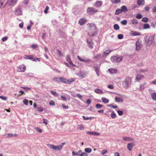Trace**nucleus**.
Returning <instances> with one entry per match:
<instances>
[{
    "instance_id": "1",
    "label": "nucleus",
    "mask_w": 156,
    "mask_h": 156,
    "mask_svg": "<svg viewBox=\"0 0 156 156\" xmlns=\"http://www.w3.org/2000/svg\"><path fill=\"white\" fill-rule=\"evenodd\" d=\"M87 32L90 36H94L97 32V28L96 26L93 23H88L87 24Z\"/></svg>"
},
{
    "instance_id": "2",
    "label": "nucleus",
    "mask_w": 156,
    "mask_h": 156,
    "mask_svg": "<svg viewBox=\"0 0 156 156\" xmlns=\"http://www.w3.org/2000/svg\"><path fill=\"white\" fill-rule=\"evenodd\" d=\"M65 144V143H62L60 145L58 146H55L54 145L48 144H47V146L49 148L54 150L60 151L62 149L63 146Z\"/></svg>"
},
{
    "instance_id": "3",
    "label": "nucleus",
    "mask_w": 156,
    "mask_h": 156,
    "mask_svg": "<svg viewBox=\"0 0 156 156\" xmlns=\"http://www.w3.org/2000/svg\"><path fill=\"white\" fill-rule=\"evenodd\" d=\"M145 42L148 45H150L154 43V37L153 36H147L145 39Z\"/></svg>"
},
{
    "instance_id": "4",
    "label": "nucleus",
    "mask_w": 156,
    "mask_h": 156,
    "mask_svg": "<svg viewBox=\"0 0 156 156\" xmlns=\"http://www.w3.org/2000/svg\"><path fill=\"white\" fill-rule=\"evenodd\" d=\"M131 82V78L129 76L126 77L124 80L122 82V85L124 87L126 88L129 87Z\"/></svg>"
},
{
    "instance_id": "5",
    "label": "nucleus",
    "mask_w": 156,
    "mask_h": 156,
    "mask_svg": "<svg viewBox=\"0 0 156 156\" xmlns=\"http://www.w3.org/2000/svg\"><path fill=\"white\" fill-rule=\"evenodd\" d=\"M98 12V10L94 7H88L87 10V13L89 15H93Z\"/></svg>"
},
{
    "instance_id": "6",
    "label": "nucleus",
    "mask_w": 156,
    "mask_h": 156,
    "mask_svg": "<svg viewBox=\"0 0 156 156\" xmlns=\"http://www.w3.org/2000/svg\"><path fill=\"white\" fill-rule=\"evenodd\" d=\"M143 65L141 63L139 65H137L136 67V71L139 73H144L147 71V69H142L141 67L143 66Z\"/></svg>"
},
{
    "instance_id": "7",
    "label": "nucleus",
    "mask_w": 156,
    "mask_h": 156,
    "mask_svg": "<svg viewBox=\"0 0 156 156\" xmlns=\"http://www.w3.org/2000/svg\"><path fill=\"white\" fill-rule=\"evenodd\" d=\"M122 57H118L116 56H113L111 58V59L113 62H119L122 60Z\"/></svg>"
},
{
    "instance_id": "8",
    "label": "nucleus",
    "mask_w": 156,
    "mask_h": 156,
    "mask_svg": "<svg viewBox=\"0 0 156 156\" xmlns=\"http://www.w3.org/2000/svg\"><path fill=\"white\" fill-rule=\"evenodd\" d=\"M26 69V66L23 65H21L17 67V71L19 72H24Z\"/></svg>"
},
{
    "instance_id": "9",
    "label": "nucleus",
    "mask_w": 156,
    "mask_h": 156,
    "mask_svg": "<svg viewBox=\"0 0 156 156\" xmlns=\"http://www.w3.org/2000/svg\"><path fill=\"white\" fill-rule=\"evenodd\" d=\"M144 76L143 74H137L135 78V80L137 82H139L142 79L144 78Z\"/></svg>"
},
{
    "instance_id": "10",
    "label": "nucleus",
    "mask_w": 156,
    "mask_h": 156,
    "mask_svg": "<svg viewBox=\"0 0 156 156\" xmlns=\"http://www.w3.org/2000/svg\"><path fill=\"white\" fill-rule=\"evenodd\" d=\"M87 22L86 20L84 18H82L80 19L79 21V23L81 26Z\"/></svg>"
},
{
    "instance_id": "11",
    "label": "nucleus",
    "mask_w": 156,
    "mask_h": 156,
    "mask_svg": "<svg viewBox=\"0 0 156 156\" xmlns=\"http://www.w3.org/2000/svg\"><path fill=\"white\" fill-rule=\"evenodd\" d=\"M15 14L17 15H22V12L20 8L18 7L15 11Z\"/></svg>"
},
{
    "instance_id": "12",
    "label": "nucleus",
    "mask_w": 156,
    "mask_h": 156,
    "mask_svg": "<svg viewBox=\"0 0 156 156\" xmlns=\"http://www.w3.org/2000/svg\"><path fill=\"white\" fill-rule=\"evenodd\" d=\"M130 35L133 36H138L140 35V34L137 32L131 30L130 32Z\"/></svg>"
},
{
    "instance_id": "13",
    "label": "nucleus",
    "mask_w": 156,
    "mask_h": 156,
    "mask_svg": "<svg viewBox=\"0 0 156 156\" xmlns=\"http://www.w3.org/2000/svg\"><path fill=\"white\" fill-rule=\"evenodd\" d=\"M102 4V2L101 1H97L96 3L94 5V6L96 7H101Z\"/></svg>"
},
{
    "instance_id": "14",
    "label": "nucleus",
    "mask_w": 156,
    "mask_h": 156,
    "mask_svg": "<svg viewBox=\"0 0 156 156\" xmlns=\"http://www.w3.org/2000/svg\"><path fill=\"white\" fill-rule=\"evenodd\" d=\"M78 59L81 62H90V60L89 59H83L80 58L79 56H77Z\"/></svg>"
},
{
    "instance_id": "15",
    "label": "nucleus",
    "mask_w": 156,
    "mask_h": 156,
    "mask_svg": "<svg viewBox=\"0 0 156 156\" xmlns=\"http://www.w3.org/2000/svg\"><path fill=\"white\" fill-rule=\"evenodd\" d=\"M135 144L134 142L128 144L127 145V149L129 150V151H131L132 148V147L135 145Z\"/></svg>"
},
{
    "instance_id": "16",
    "label": "nucleus",
    "mask_w": 156,
    "mask_h": 156,
    "mask_svg": "<svg viewBox=\"0 0 156 156\" xmlns=\"http://www.w3.org/2000/svg\"><path fill=\"white\" fill-rule=\"evenodd\" d=\"M87 133L90 135L95 136H99L100 135L99 133L94 132L87 131Z\"/></svg>"
},
{
    "instance_id": "17",
    "label": "nucleus",
    "mask_w": 156,
    "mask_h": 156,
    "mask_svg": "<svg viewBox=\"0 0 156 156\" xmlns=\"http://www.w3.org/2000/svg\"><path fill=\"white\" fill-rule=\"evenodd\" d=\"M87 41L88 45L90 48H92L93 47V44L92 41L89 40L88 39H87Z\"/></svg>"
},
{
    "instance_id": "18",
    "label": "nucleus",
    "mask_w": 156,
    "mask_h": 156,
    "mask_svg": "<svg viewBox=\"0 0 156 156\" xmlns=\"http://www.w3.org/2000/svg\"><path fill=\"white\" fill-rule=\"evenodd\" d=\"M75 81V79L73 78H71L69 79H66V84H69L71 83L74 82Z\"/></svg>"
},
{
    "instance_id": "19",
    "label": "nucleus",
    "mask_w": 156,
    "mask_h": 156,
    "mask_svg": "<svg viewBox=\"0 0 156 156\" xmlns=\"http://www.w3.org/2000/svg\"><path fill=\"white\" fill-rule=\"evenodd\" d=\"M17 0H9L7 1V4L9 5L14 4L16 2Z\"/></svg>"
},
{
    "instance_id": "20",
    "label": "nucleus",
    "mask_w": 156,
    "mask_h": 156,
    "mask_svg": "<svg viewBox=\"0 0 156 156\" xmlns=\"http://www.w3.org/2000/svg\"><path fill=\"white\" fill-rule=\"evenodd\" d=\"M108 71L111 73H115L118 72V70L116 69H108Z\"/></svg>"
},
{
    "instance_id": "21",
    "label": "nucleus",
    "mask_w": 156,
    "mask_h": 156,
    "mask_svg": "<svg viewBox=\"0 0 156 156\" xmlns=\"http://www.w3.org/2000/svg\"><path fill=\"white\" fill-rule=\"evenodd\" d=\"M7 0H1L0 2V6H4L6 4H7Z\"/></svg>"
},
{
    "instance_id": "22",
    "label": "nucleus",
    "mask_w": 156,
    "mask_h": 156,
    "mask_svg": "<svg viewBox=\"0 0 156 156\" xmlns=\"http://www.w3.org/2000/svg\"><path fill=\"white\" fill-rule=\"evenodd\" d=\"M136 49L137 50H139L141 48L142 45L139 42H137L136 43Z\"/></svg>"
},
{
    "instance_id": "23",
    "label": "nucleus",
    "mask_w": 156,
    "mask_h": 156,
    "mask_svg": "<svg viewBox=\"0 0 156 156\" xmlns=\"http://www.w3.org/2000/svg\"><path fill=\"white\" fill-rule=\"evenodd\" d=\"M123 140L125 141H133V139L132 138L128 137H123Z\"/></svg>"
},
{
    "instance_id": "24",
    "label": "nucleus",
    "mask_w": 156,
    "mask_h": 156,
    "mask_svg": "<svg viewBox=\"0 0 156 156\" xmlns=\"http://www.w3.org/2000/svg\"><path fill=\"white\" fill-rule=\"evenodd\" d=\"M115 101L117 102H122L123 101L122 99L120 97H116L115 98Z\"/></svg>"
},
{
    "instance_id": "25",
    "label": "nucleus",
    "mask_w": 156,
    "mask_h": 156,
    "mask_svg": "<svg viewBox=\"0 0 156 156\" xmlns=\"http://www.w3.org/2000/svg\"><path fill=\"white\" fill-rule=\"evenodd\" d=\"M94 91L97 94H102L104 93L102 90L98 89H95L94 90Z\"/></svg>"
},
{
    "instance_id": "26",
    "label": "nucleus",
    "mask_w": 156,
    "mask_h": 156,
    "mask_svg": "<svg viewBox=\"0 0 156 156\" xmlns=\"http://www.w3.org/2000/svg\"><path fill=\"white\" fill-rule=\"evenodd\" d=\"M137 3L139 5H141L142 3V5H144V0H137Z\"/></svg>"
},
{
    "instance_id": "27",
    "label": "nucleus",
    "mask_w": 156,
    "mask_h": 156,
    "mask_svg": "<svg viewBox=\"0 0 156 156\" xmlns=\"http://www.w3.org/2000/svg\"><path fill=\"white\" fill-rule=\"evenodd\" d=\"M131 23L133 25H136L138 23V22L137 20L133 19L132 20Z\"/></svg>"
},
{
    "instance_id": "28",
    "label": "nucleus",
    "mask_w": 156,
    "mask_h": 156,
    "mask_svg": "<svg viewBox=\"0 0 156 156\" xmlns=\"http://www.w3.org/2000/svg\"><path fill=\"white\" fill-rule=\"evenodd\" d=\"M60 82H62L64 83H66V79L65 78L63 77H60Z\"/></svg>"
},
{
    "instance_id": "29",
    "label": "nucleus",
    "mask_w": 156,
    "mask_h": 156,
    "mask_svg": "<svg viewBox=\"0 0 156 156\" xmlns=\"http://www.w3.org/2000/svg\"><path fill=\"white\" fill-rule=\"evenodd\" d=\"M101 100L102 102L105 103H108L109 102V100L105 98H102Z\"/></svg>"
},
{
    "instance_id": "30",
    "label": "nucleus",
    "mask_w": 156,
    "mask_h": 156,
    "mask_svg": "<svg viewBox=\"0 0 156 156\" xmlns=\"http://www.w3.org/2000/svg\"><path fill=\"white\" fill-rule=\"evenodd\" d=\"M83 152H82L81 151H79L77 153H76L74 155H77L78 156H82V155Z\"/></svg>"
},
{
    "instance_id": "31",
    "label": "nucleus",
    "mask_w": 156,
    "mask_h": 156,
    "mask_svg": "<svg viewBox=\"0 0 156 156\" xmlns=\"http://www.w3.org/2000/svg\"><path fill=\"white\" fill-rule=\"evenodd\" d=\"M152 98L154 100L156 101V93H152L151 94Z\"/></svg>"
},
{
    "instance_id": "32",
    "label": "nucleus",
    "mask_w": 156,
    "mask_h": 156,
    "mask_svg": "<svg viewBox=\"0 0 156 156\" xmlns=\"http://www.w3.org/2000/svg\"><path fill=\"white\" fill-rule=\"evenodd\" d=\"M84 127L82 125H79L77 126V129L80 130H83L84 129Z\"/></svg>"
},
{
    "instance_id": "33",
    "label": "nucleus",
    "mask_w": 156,
    "mask_h": 156,
    "mask_svg": "<svg viewBox=\"0 0 156 156\" xmlns=\"http://www.w3.org/2000/svg\"><path fill=\"white\" fill-rule=\"evenodd\" d=\"M121 10L122 11L126 12L128 11V9L127 7L125 6H123L121 7Z\"/></svg>"
},
{
    "instance_id": "34",
    "label": "nucleus",
    "mask_w": 156,
    "mask_h": 156,
    "mask_svg": "<svg viewBox=\"0 0 156 156\" xmlns=\"http://www.w3.org/2000/svg\"><path fill=\"white\" fill-rule=\"evenodd\" d=\"M122 12V11L121 10V9H117L115 12V14L118 15Z\"/></svg>"
},
{
    "instance_id": "35",
    "label": "nucleus",
    "mask_w": 156,
    "mask_h": 156,
    "mask_svg": "<svg viewBox=\"0 0 156 156\" xmlns=\"http://www.w3.org/2000/svg\"><path fill=\"white\" fill-rule=\"evenodd\" d=\"M150 26L149 24L146 23L144 24L143 28L144 29H147L149 28Z\"/></svg>"
},
{
    "instance_id": "36",
    "label": "nucleus",
    "mask_w": 156,
    "mask_h": 156,
    "mask_svg": "<svg viewBox=\"0 0 156 156\" xmlns=\"http://www.w3.org/2000/svg\"><path fill=\"white\" fill-rule=\"evenodd\" d=\"M51 94L53 95L55 97H58V95L57 93L55 91H53L51 90Z\"/></svg>"
},
{
    "instance_id": "37",
    "label": "nucleus",
    "mask_w": 156,
    "mask_h": 156,
    "mask_svg": "<svg viewBox=\"0 0 156 156\" xmlns=\"http://www.w3.org/2000/svg\"><path fill=\"white\" fill-rule=\"evenodd\" d=\"M115 30H118L119 29V27L117 24H115L113 26Z\"/></svg>"
},
{
    "instance_id": "38",
    "label": "nucleus",
    "mask_w": 156,
    "mask_h": 156,
    "mask_svg": "<svg viewBox=\"0 0 156 156\" xmlns=\"http://www.w3.org/2000/svg\"><path fill=\"white\" fill-rule=\"evenodd\" d=\"M85 151L86 152L90 153L92 151V150L90 148H86L85 149Z\"/></svg>"
},
{
    "instance_id": "39",
    "label": "nucleus",
    "mask_w": 156,
    "mask_h": 156,
    "mask_svg": "<svg viewBox=\"0 0 156 156\" xmlns=\"http://www.w3.org/2000/svg\"><path fill=\"white\" fill-rule=\"evenodd\" d=\"M111 116L112 118L114 119L115 118L116 115V114L114 113V112H112L111 115Z\"/></svg>"
},
{
    "instance_id": "40",
    "label": "nucleus",
    "mask_w": 156,
    "mask_h": 156,
    "mask_svg": "<svg viewBox=\"0 0 156 156\" xmlns=\"http://www.w3.org/2000/svg\"><path fill=\"white\" fill-rule=\"evenodd\" d=\"M102 107V105L99 104H97L96 105V107L98 109L101 108Z\"/></svg>"
},
{
    "instance_id": "41",
    "label": "nucleus",
    "mask_w": 156,
    "mask_h": 156,
    "mask_svg": "<svg viewBox=\"0 0 156 156\" xmlns=\"http://www.w3.org/2000/svg\"><path fill=\"white\" fill-rule=\"evenodd\" d=\"M57 51H58V55L59 57L63 56V55L59 50L58 49L57 50Z\"/></svg>"
},
{
    "instance_id": "42",
    "label": "nucleus",
    "mask_w": 156,
    "mask_h": 156,
    "mask_svg": "<svg viewBox=\"0 0 156 156\" xmlns=\"http://www.w3.org/2000/svg\"><path fill=\"white\" fill-rule=\"evenodd\" d=\"M53 80L57 82L60 81V77H55L53 79Z\"/></svg>"
},
{
    "instance_id": "43",
    "label": "nucleus",
    "mask_w": 156,
    "mask_h": 156,
    "mask_svg": "<svg viewBox=\"0 0 156 156\" xmlns=\"http://www.w3.org/2000/svg\"><path fill=\"white\" fill-rule=\"evenodd\" d=\"M66 59L67 61L69 62L71 61V58L69 55H67L66 56Z\"/></svg>"
},
{
    "instance_id": "44",
    "label": "nucleus",
    "mask_w": 156,
    "mask_h": 156,
    "mask_svg": "<svg viewBox=\"0 0 156 156\" xmlns=\"http://www.w3.org/2000/svg\"><path fill=\"white\" fill-rule=\"evenodd\" d=\"M112 50H109V49H108L107 50H105L104 51V53L105 54H108L109 53L111 52Z\"/></svg>"
},
{
    "instance_id": "45",
    "label": "nucleus",
    "mask_w": 156,
    "mask_h": 156,
    "mask_svg": "<svg viewBox=\"0 0 156 156\" xmlns=\"http://www.w3.org/2000/svg\"><path fill=\"white\" fill-rule=\"evenodd\" d=\"M145 85V83H144V85H141L140 86V91H142L144 90L145 88L144 86Z\"/></svg>"
},
{
    "instance_id": "46",
    "label": "nucleus",
    "mask_w": 156,
    "mask_h": 156,
    "mask_svg": "<svg viewBox=\"0 0 156 156\" xmlns=\"http://www.w3.org/2000/svg\"><path fill=\"white\" fill-rule=\"evenodd\" d=\"M34 129H35L36 131L38 132H39L40 133H41L42 132V130L41 129H40L39 128L37 127L35 128Z\"/></svg>"
},
{
    "instance_id": "47",
    "label": "nucleus",
    "mask_w": 156,
    "mask_h": 156,
    "mask_svg": "<svg viewBox=\"0 0 156 156\" xmlns=\"http://www.w3.org/2000/svg\"><path fill=\"white\" fill-rule=\"evenodd\" d=\"M111 2L113 3H117L120 2V0H111Z\"/></svg>"
},
{
    "instance_id": "48",
    "label": "nucleus",
    "mask_w": 156,
    "mask_h": 156,
    "mask_svg": "<svg viewBox=\"0 0 156 156\" xmlns=\"http://www.w3.org/2000/svg\"><path fill=\"white\" fill-rule=\"evenodd\" d=\"M121 23L123 25H126L127 23V21L126 20H124L121 21Z\"/></svg>"
},
{
    "instance_id": "49",
    "label": "nucleus",
    "mask_w": 156,
    "mask_h": 156,
    "mask_svg": "<svg viewBox=\"0 0 156 156\" xmlns=\"http://www.w3.org/2000/svg\"><path fill=\"white\" fill-rule=\"evenodd\" d=\"M23 103L26 105H28V101L26 99H25L23 101Z\"/></svg>"
},
{
    "instance_id": "50",
    "label": "nucleus",
    "mask_w": 156,
    "mask_h": 156,
    "mask_svg": "<svg viewBox=\"0 0 156 156\" xmlns=\"http://www.w3.org/2000/svg\"><path fill=\"white\" fill-rule=\"evenodd\" d=\"M142 21L144 22H148V20L147 17H143L142 19Z\"/></svg>"
},
{
    "instance_id": "51",
    "label": "nucleus",
    "mask_w": 156,
    "mask_h": 156,
    "mask_svg": "<svg viewBox=\"0 0 156 156\" xmlns=\"http://www.w3.org/2000/svg\"><path fill=\"white\" fill-rule=\"evenodd\" d=\"M31 47L33 49H35L38 47V46L37 44H34L32 45Z\"/></svg>"
},
{
    "instance_id": "52",
    "label": "nucleus",
    "mask_w": 156,
    "mask_h": 156,
    "mask_svg": "<svg viewBox=\"0 0 156 156\" xmlns=\"http://www.w3.org/2000/svg\"><path fill=\"white\" fill-rule=\"evenodd\" d=\"M123 35L122 34H119L118 35V39H121L123 38Z\"/></svg>"
},
{
    "instance_id": "53",
    "label": "nucleus",
    "mask_w": 156,
    "mask_h": 156,
    "mask_svg": "<svg viewBox=\"0 0 156 156\" xmlns=\"http://www.w3.org/2000/svg\"><path fill=\"white\" fill-rule=\"evenodd\" d=\"M0 98H1L2 100L6 101L7 100V98L6 97L0 96Z\"/></svg>"
},
{
    "instance_id": "54",
    "label": "nucleus",
    "mask_w": 156,
    "mask_h": 156,
    "mask_svg": "<svg viewBox=\"0 0 156 156\" xmlns=\"http://www.w3.org/2000/svg\"><path fill=\"white\" fill-rule=\"evenodd\" d=\"M48 120L45 119H43V123L44 124H45L46 125L48 124Z\"/></svg>"
},
{
    "instance_id": "55",
    "label": "nucleus",
    "mask_w": 156,
    "mask_h": 156,
    "mask_svg": "<svg viewBox=\"0 0 156 156\" xmlns=\"http://www.w3.org/2000/svg\"><path fill=\"white\" fill-rule=\"evenodd\" d=\"M142 17V15L140 14H138L136 16V18L137 19H140Z\"/></svg>"
},
{
    "instance_id": "56",
    "label": "nucleus",
    "mask_w": 156,
    "mask_h": 156,
    "mask_svg": "<svg viewBox=\"0 0 156 156\" xmlns=\"http://www.w3.org/2000/svg\"><path fill=\"white\" fill-rule=\"evenodd\" d=\"M95 71L96 72V73L97 74V75L98 76H99L100 74H99V68L97 69H96L95 70Z\"/></svg>"
},
{
    "instance_id": "57",
    "label": "nucleus",
    "mask_w": 156,
    "mask_h": 156,
    "mask_svg": "<svg viewBox=\"0 0 156 156\" xmlns=\"http://www.w3.org/2000/svg\"><path fill=\"white\" fill-rule=\"evenodd\" d=\"M37 110L39 111L43 112V109L41 107H39L37 108Z\"/></svg>"
},
{
    "instance_id": "58",
    "label": "nucleus",
    "mask_w": 156,
    "mask_h": 156,
    "mask_svg": "<svg viewBox=\"0 0 156 156\" xmlns=\"http://www.w3.org/2000/svg\"><path fill=\"white\" fill-rule=\"evenodd\" d=\"M117 112L119 115H122L123 114V112L121 111L118 110Z\"/></svg>"
},
{
    "instance_id": "59",
    "label": "nucleus",
    "mask_w": 156,
    "mask_h": 156,
    "mask_svg": "<svg viewBox=\"0 0 156 156\" xmlns=\"http://www.w3.org/2000/svg\"><path fill=\"white\" fill-rule=\"evenodd\" d=\"M49 105H55V103L53 101H50L49 102Z\"/></svg>"
},
{
    "instance_id": "60",
    "label": "nucleus",
    "mask_w": 156,
    "mask_h": 156,
    "mask_svg": "<svg viewBox=\"0 0 156 156\" xmlns=\"http://www.w3.org/2000/svg\"><path fill=\"white\" fill-rule=\"evenodd\" d=\"M109 106L111 107V108H117V105L113 106L112 105H109Z\"/></svg>"
},
{
    "instance_id": "61",
    "label": "nucleus",
    "mask_w": 156,
    "mask_h": 156,
    "mask_svg": "<svg viewBox=\"0 0 156 156\" xmlns=\"http://www.w3.org/2000/svg\"><path fill=\"white\" fill-rule=\"evenodd\" d=\"M49 7L48 6H47L45 9L44 10V12L45 13H47L48 12V10L49 9Z\"/></svg>"
},
{
    "instance_id": "62",
    "label": "nucleus",
    "mask_w": 156,
    "mask_h": 156,
    "mask_svg": "<svg viewBox=\"0 0 156 156\" xmlns=\"http://www.w3.org/2000/svg\"><path fill=\"white\" fill-rule=\"evenodd\" d=\"M77 97L80 99H81L82 98V96L80 94H76Z\"/></svg>"
},
{
    "instance_id": "63",
    "label": "nucleus",
    "mask_w": 156,
    "mask_h": 156,
    "mask_svg": "<svg viewBox=\"0 0 156 156\" xmlns=\"http://www.w3.org/2000/svg\"><path fill=\"white\" fill-rule=\"evenodd\" d=\"M108 88L110 89H113L114 88V87L112 85H108Z\"/></svg>"
},
{
    "instance_id": "64",
    "label": "nucleus",
    "mask_w": 156,
    "mask_h": 156,
    "mask_svg": "<svg viewBox=\"0 0 156 156\" xmlns=\"http://www.w3.org/2000/svg\"><path fill=\"white\" fill-rule=\"evenodd\" d=\"M107 152V151L106 150H103L102 151L101 154H104Z\"/></svg>"
}]
</instances>
